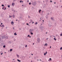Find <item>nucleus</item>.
I'll return each instance as SVG.
<instances>
[{
	"label": "nucleus",
	"instance_id": "f257e3e1",
	"mask_svg": "<svg viewBox=\"0 0 62 62\" xmlns=\"http://www.w3.org/2000/svg\"><path fill=\"white\" fill-rule=\"evenodd\" d=\"M32 4L33 5H34V6H35V5H36V2L34 1V2L32 3Z\"/></svg>",
	"mask_w": 62,
	"mask_h": 62
},
{
	"label": "nucleus",
	"instance_id": "f03ea898",
	"mask_svg": "<svg viewBox=\"0 0 62 62\" xmlns=\"http://www.w3.org/2000/svg\"><path fill=\"white\" fill-rule=\"evenodd\" d=\"M30 32H33L34 31V30L33 29H30Z\"/></svg>",
	"mask_w": 62,
	"mask_h": 62
},
{
	"label": "nucleus",
	"instance_id": "7ed1b4c3",
	"mask_svg": "<svg viewBox=\"0 0 62 62\" xmlns=\"http://www.w3.org/2000/svg\"><path fill=\"white\" fill-rule=\"evenodd\" d=\"M16 56L18 58H19V57H20V56H19V55L18 54H16Z\"/></svg>",
	"mask_w": 62,
	"mask_h": 62
},
{
	"label": "nucleus",
	"instance_id": "20e7f679",
	"mask_svg": "<svg viewBox=\"0 0 62 62\" xmlns=\"http://www.w3.org/2000/svg\"><path fill=\"white\" fill-rule=\"evenodd\" d=\"M41 11V9H39V13H40V11Z\"/></svg>",
	"mask_w": 62,
	"mask_h": 62
},
{
	"label": "nucleus",
	"instance_id": "39448f33",
	"mask_svg": "<svg viewBox=\"0 0 62 62\" xmlns=\"http://www.w3.org/2000/svg\"><path fill=\"white\" fill-rule=\"evenodd\" d=\"M14 5H15V4L14 3H12V6H13H13H14Z\"/></svg>",
	"mask_w": 62,
	"mask_h": 62
},
{
	"label": "nucleus",
	"instance_id": "423d86ee",
	"mask_svg": "<svg viewBox=\"0 0 62 62\" xmlns=\"http://www.w3.org/2000/svg\"><path fill=\"white\" fill-rule=\"evenodd\" d=\"M54 40H55V41L56 40V39L55 38H54Z\"/></svg>",
	"mask_w": 62,
	"mask_h": 62
},
{
	"label": "nucleus",
	"instance_id": "0eeeda50",
	"mask_svg": "<svg viewBox=\"0 0 62 62\" xmlns=\"http://www.w3.org/2000/svg\"><path fill=\"white\" fill-rule=\"evenodd\" d=\"M31 32V35H33V33L32 32Z\"/></svg>",
	"mask_w": 62,
	"mask_h": 62
},
{
	"label": "nucleus",
	"instance_id": "6e6552de",
	"mask_svg": "<svg viewBox=\"0 0 62 62\" xmlns=\"http://www.w3.org/2000/svg\"><path fill=\"white\" fill-rule=\"evenodd\" d=\"M17 60L18 61V62H21V61L20 60H19L17 59Z\"/></svg>",
	"mask_w": 62,
	"mask_h": 62
},
{
	"label": "nucleus",
	"instance_id": "1a4fd4ad",
	"mask_svg": "<svg viewBox=\"0 0 62 62\" xmlns=\"http://www.w3.org/2000/svg\"><path fill=\"white\" fill-rule=\"evenodd\" d=\"M12 17L14 18V17H15V16L14 15H13Z\"/></svg>",
	"mask_w": 62,
	"mask_h": 62
},
{
	"label": "nucleus",
	"instance_id": "9d476101",
	"mask_svg": "<svg viewBox=\"0 0 62 62\" xmlns=\"http://www.w3.org/2000/svg\"><path fill=\"white\" fill-rule=\"evenodd\" d=\"M38 24V22H36L35 23V25H37Z\"/></svg>",
	"mask_w": 62,
	"mask_h": 62
},
{
	"label": "nucleus",
	"instance_id": "9b49d317",
	"mask_svg": "<svg viewBox=\"0 0 62 62\" xmlns=\"http://www.w3.org/2000/svg\"><path fill=\"white\" fill-rule=\"evenodd\" d=\"M30 21H31V22H33V20H32V19H31Z\"/></svg>",
	"mask_w": 62,
	"mask_h": 62
},
{
	"label": "nucleus",
	"instance_id": "f8f14e48",
	"mask_svg": "<svg viewBox=\"0 0 62 62\" xmlns=\"http://www.w3.org/2000/svg\"><path fill=\"white\" fill-rule=\"evenodd\" d=\"M49 60H50V61H52V59H51V58H49Z\"/></svg>",
	"mask_w": 62,
	"mask_h": 62
},
{
	"label": "nucleus",
	"instance_id": "ddd939ff",
	"mask_svg": "<svg viewBox=\"0 0 62 62\" xmlns=\"http://www.w3.org/2000/svg\"><path fill=\"white\" fill-rule=\"evenodd\" d=\"M1 27H4V25H2V26H1Z\"/></svg>",
	"mask_w": 62,
	"mask_h": 62
},
{
	"label": "nucleus",
	"instance_id": "4468645a",
	"mask_svg": "<svg viewBox=\"0 0 62 62\" xmlns=\"http://www.w3.org/2000/svg\"><path fill=\"white\" fill-rule=\"evenodd\" d=\"M20 3H22H22H23V1H22V0L20 1Z\"/></svg>",
	"mask_w": 62,
	"mask_h": 62
},
{
	"label": "nucleus",
	"instance_id": "2eb2a0df",
	"mask_svg": "<svg viewBox=\"0 0 62 62\" xmlns=\"http://www.w3.org/2000/svg\"><path fill=\"white\" fill-rule=\"evenodd\" d=\"M11 23H12V24L13 25V22H11Z\"/></svg>",
	"mask_w": 62,
	"mask_h": 62
},
{
	"label": "nucleus",
	"instance_id": "dca6fc26",
	"mask_svg": "<svg viewBox=\"0 0 62 62\" xmlns=\"http://www.w3.org/2000/svg\"><path fill=\"white\" fill-rule=\"evenodd\" d=\"M12 49H11L10 50V52H11V51H12Z\"/></svg>",
	"mask_w": 62,
	"mask_h": 62
},
{
	"label": "nucleus",
	"instance_id": "f3484780",
	"mask_svg": "<svg viewBox=\"0 0 62 62\" xmlns=\"http://www.w3.org/2000/svg\"><path fill=\"white\" fill-rule=\"evenodd\" d=\"M45 46H47V44H46L45 45Z\"/></svg>",
	"mask_w": 62,
	"mask_h": 62
},
{
	"label": "nucleus",
	"instance_id": "a211bd4d",
	"mask_svg": "<svg viewBox=\"0 0 62 62\" xmlns=\"http://www.w3.org/2000/svg\"><path fill=\"white\" fill-rule=\"evenodd\" d=\"M17 34H16V33H15L14 34V35H17Z\"/></svg>",
	"mask_w": 62,
	"mask_h": 62
},
{
	"label": "nucleus",
	"instance_id": "6ab92c4d",
	"mask_svg": "<svg viewBox=\"0 0 62 62\" xmlns=\"http://www.w3.org/2000/svg\"><path fill=\"white\" fill-rule=\"evenodd\" d=\"M51 20H53L54 19H53V18H52V17H51Z\"/></svg>",
	"mask_w": 62,
	"mask_h": 62
},
{
	"label": "nucleus",
	"instance_id": "aec40b11",
	"mask_svg": "<svg viewBox=\"0 0 62 62\" xmlns=\"http://www.w3.org/2000/svg\"><path fill=\"white\" fill-rule=\"evenodd\" d=\"M25 47H27V45H25Z\"/></svg>",
	"mask_w": 62,
	"mask_h": 62
},
{
	"label": "nucleus",
	"instance_id": "412c9836",
	"mask_svg": "<svg viewBox=\"0 0 62 62\" xmlns=\"http://www.w3.org/2000/svg\"><path fill=\"white\" fill-rule=\"evenodd\" d=\"M60 49L61 50L62 49V47H61Z\"/></svg>",
	"mask_w": 62,
	"mask_h": 62
},
{
	"label": "nucleus",
	"instance_id": "4be33fe9",
	"mask_svg": "<svg viewBox=\"0 0 62 62\" xmlns=\"http://www.w3.org/2000/svg\"><path fill=\"white\" fill-rule=\"evenodd\" d=\"M8 8H10V6L9 5H8Z\"/></svg>",
	"mask_w": 62,
	"mask_h": 62
},
{
	"label": "nucleus",
	"instance_id": "5701e85b",
	"mask_svg": "<svg viewBox=\"0 0 62 62\" xmlns=\"http://www.w3.org/2000/svg\"><path fill=\"white\" fill-rule=\"evenodd\" d=\"M60 36H62V33L60 35Z\"/></svg>",
	"mask_w": 62,
	"mask_h": 62
},
{
	"label": "nucleus",
	"instance_id": "b1692460",
	"mask_svg": "<svg viewBox=\"0 0 62 62\" xmlns=\"http://www.w3.org/2000/svg\"><path fill=\"white\" fill-rule=\"evenodd\" d=\"M31 2H30L29 3V4L30 5H31Z\"/></svg>",
	"mask_w": 62,
	"mask_h": 62
},
{
	"label": "nucleus",
	"instance_id": "393cba45",
	"mask_svg": "<svg viewBox=\"0 0 62 62\" xmlns=\"http://www.w3.org/2000/svg\"><path fill=\"white\" fill-rule=\"evenodd\" d=\"M29 2V1L28 0H27V2Z\"/></svg>",
	"mask_w": 62,
	"mask_h": 62
},
{
	"label": "nucleus",
	"instance_id": "a878e982",
	"mask_svg": "<svg viewBox=\"0 0 62 62\" xmlns=\"http://www.w3.org/2000/svg\"><path fill=\"white\" fill-rule=\"evenodd\" d=\"M2 7H3V6H4V5L2 4Z\"/></svg>",
	"mask_w": 62,
	"mask_h": 62
},
{
	"label": "nucleus",
	"instance_id": "bb28decb",
	"mask_svg": "<svg viewBox=\"0 0 62 62\" xmlns=\"http://www.w3.org/2000/svg\"><path fill=\"white\" fill-rule=\"evenodd\" d=\"M4 8H5V7H3V8H2V9H4Z\"/></svg>",
	"mask_w": 62,
	"mask_h": 62
},
{
	"label": "nucleus",
	"instance_id": "cd10ccee",
	"mask_svg": "<svg viewBox=\"0 0 62 62\" xmlns=\"http://www.w3.org/2000/svg\"><path fill=\"white\" fill-rule=\"evenodd\" d=\"M46 55V54L45 53H44V55Z\"/></svg>",
	"mask_w": 62,
	"mask_h": 62
},
{
	"label": "nucleus",
	"instance_id": "c85d7f7f",
	"mask_svg": "<svg viewBox=\"0 0 62 62\" xmlns=\"http://www.w3.org/2000/svg\"><path fill=\"white\" fill-rule=\"evenodd\" d=\"M5 46H3V47H4V48H5Z\"/></svg>",
	"mask_w": 62,
	"mask_h": 62
},
{
	"label": "nucleus",
	"instance_id": "c756f323",
	"mask_svg": "<svg viewBox=\"0 0 62 62\" xmlns=\"http://www.w3.org/2000/svg\"><path fill=\"white\" fill-rule=\"evenodd\" d=\"M46 54H47V51H46Z\"/></svg>",
	"mask_w": 62,
	"mask_h": 62
},
{
	"label": "nucleus",
	"instance_id": "7c9ffc66",
	"mask_svg": "<svg viewBox=\"0 0 62 62\" xmlns=\"http://www.w3.org/2000/svg\"><path fill=\"white\" fill-rule=\"evenodd\" d=\"M34 23V22H32V24H33V23Z\"/></svg>",
	"mask_w": 62,
	"mask_h": 62
},
{
	"label": "nucleus",
	"instance_id": "2f4dec72",
	"mask_svg": "<svg viewBox=\"0 0 62 62\" xmlns=\"http://www.w3.org/2000/svg\"><path fill=\"white\" fill-rule=\"evenodd\" d=\"M56 8H58V6H56Z\"/></svg>",
	"mask_w": 62,
	"mask_h": 62
},
{
	"label": "nucleus",
	"instance_id": "473e14b6",
	"mask_svg": "<svg viewBox=\"0 0 62 62\" xmlns=\"http://www.w3.org/2000/svg\"><path fill=\"white\" fill-rule=\"evenodd\" d=\"M30 36V35H28V36L27 37H29Z\"/></svg>",
	"mask_w": 62,
	"mask_h": 62
},
{
	"label": "nucleus",
	"instance_id": "72a5a7b5",
	"mask_svg": "<svg viewBox=\"0 0 62 62\" xmlns=\"http://www.w3.org/2000/svg\"><path fill=\"white\" fill-rule=\"evenodd\" d=\"M27 25H29V24L28 23H27Z\"/></svg>",
	"mask_w": 62,
	"mask_h": 62
},
{
	"label": "nucleus",
	"instance_id": "f704fd0d",
	"mask_svg": "<svg viewBox=\"0 0 62 62\" xmlns=\"http://www.w3.org/2000/svg\"><path fill=\"white\" fill-rule=\"evenodd\" d=\"M30 17L29 16L28 18H30Z\"/></svg>",
	"mask_w": 62,
	"mask_h": 62
},
{
	"label": "nucleus",
	"instance_id": "c9c22d12",
	"mask_svg": "<svg viewBox=\"0 0 62 62\" xmlns=\"http://www.w3.org/2000/svg\"><path fill=\"white\" fill-rule=\"evenodd\" d=\"M48 38H47V39H47V40H48Z\"/></svg>",
	"mask_w": 62,
	"mask_h": 62
},
{
	"label": "nucleus",
	"instance_id": "e433bc0d",
	"mask_svg": "<svg viewBox=\"0 0 62 62\" xmlns=\"http://www.w3.org/2000/svg\"><path fill=\"white\" fill-rule=\"evenodd\" d=\"M2 54H3V53H1V55H2Z\"/></svg>",
	"mask_w": 62,
	"mask_h": 62
},
{
	"label": "nucleus",
	"instance_id": "4c0bfd02",
	"mask_svg": "<svg viewBox=\"0 0 62 62\" xmlns=\"http://www.w3.org/2000/svg\"><path fill=\"white\" fill-rule=\"evenodd\" d=\"M2 24V23H1L0 25H1V24Z\"/></svg>",
	"mask_w": 62,
	"mask_h": 62
},
{
	"label": "nucleus",
	"instance_id": "58836bf2",
	"mask_svg": "<svg viewBox=\"0 0 62 62\" xmlns=\"http://www.w3.org/2000/svg\"><path fill=\"white\" fill-rule=\"evenodd\" d=\"M5 9H4V10H5V9H6V8H5Z\"/></svg>",
	"mask_w": 62,
	"mask_h": 62
},
{
	"label": "nucleus",
	"instance_id": "ea45409f",
	"mask_svg": "<svg viewBox=\"0 0 62 62\" xmlns=\"http://www.w3.org/2000/svg\"><path fill=\"white\" fill-rule=\"evenodd\" d=\"M50 48H51V46H50Z\"/></svg>",
	"mask_w": 62,
	"mask_h": 62
},
{
	"label": "nucleus",
	"instance_id": "a19ab883",
	"mask_svg": "<svg viewBox=\"0 0 62 62\" xmlns=\"http://www.w3.org/2000/svg\"><path fill=\"white\" fill-rule=\"evenodd\" d=\"M50 2H52V1L51 0Z\"/></svg>",
	"mask_w": 62,
	"mask_h": 62
},
{
	"label": "nucleus",
	"instance_id": "79ce46f5",
	"mask_svg": "<svg viewBox=\"0 0 62 62\" xmlns=\"http://www.w3.org/2000/svg\"><path fill=\"white\" fill-rule=\"evenodd\" d=\"M31 54V55H33V54Z\"/></svg>",
	"mask_w": 62,
	"mask_h": 62
},
{
	"label": "nucleus",
	"instance_id": "37998d69",
	"mask_svg": "<svg viewBox=\"0 0 62 62\" xmlns=\"http://www.w3.org/2000/svg\"><path fill=\"white\" fill-rule=\"evenodd\" d=\"M12 16H11L9 18H10V17H11Z\"/></svg>",
	"mask_w": 62,
	"mask_h": 62
},
{
	"label": "nucleus",
	"instance_id": "c03bdc74",
	"mask_svg": "<svg viewBox=\"0 0 62 62\" xmlns=\"http://www.w3.org/2000/svg\"><path fill=\"white\" fill-rule=\"evenodd\" d=\"M1 40V39L0 38V40Z\"/></svg>",
	"mask_w": 62,
	"mask_h": 62
},
{
	"label": "nucleus",
	"instance_id": "a18cd8bd",
	"mask_svg": "<svg viewBox=\"0 0 62 62\" xmlns=\"http://www.w3.org/2000/svg\"><path fill=\"white\" fill-rule=\"evenodd\" d=\"M38 42H39V41H38Z\"/></svg>",
	"mask_w": 62,
	"mask_h": 62
},
{
	"label": "nucleus",
	"instance_id": "49530a36",
	"mask_svg": "<svg viewBox=\"0 0 62 62\" xmlns=\"http://www.w3.org/2000/svg\"><path fill=\"white\" fill-rule=\"evenodd\" d=\"M31 36H30L29 37L30 38H31Z\"/></svg>",
	"mask_w": 62,
	"mask_h": 62
},
{
	"label": "nucleus",
	"instance_id": "de8ad7c7",
	"mask_svg": "<svg viewBox=\"0 0 62 62\" xmlns=\"http://www.w3.org/2000/svg\"><path fill=\"white\" fill-rule=\"evenodd\" d=\"M33 45H34V43H33Z\"/></svg>",
	"mask_w": 62,
	"mask_h": 62
},
{
	"label": "nucleus",
	"instance_id": "09e8293b",
	"mask_svg": "<svg viewBox=\"0 0 62 62\" xmlns=\"http://www.w3.org/2000/svg\"><path fill=\"white\" fill-rule=\"evenodd\" d=\"M40 61H41V59H40Z\"/></svg>",
	"mask_w": 62,
	"mask_h": 62
},
{
	"label": "nucleus",
	"instance_id": "8fccbe9b",
	"mask_svg": "<svg viewBox=\"0 0 62 62\" xmlns=\"http://www.w3.org/2000/svg\"><path fill=\"white\" fill-rule=\"evenodd\" d=\"M44 12L43 11H42V12Z\"/></svg>",
	"mask_w": 62,
	"mask_h": 62
},
{
	"label": "nucleus",
	"instance_id": "3c124183",
	"mask_svg": "<svg viewBox=\"0 0 62 62\" xmlns=\"http://www.w3.org/2000/svg\"><path fill=\"white\" fill-rule=\"evenodd\" d=\"M47 34V32H46V34Z\"/></svg>",
	"mask_w": 62,
	"mask_h": 62
},
{
	"label": "nucleus",
	"instance_id": "603ef678",
	"mask_svg": "<svg viewBox=\"0 0 62 62\" xmlns=\"http://www.w3.org/2000/svg\"><path fill=\"white\" fill-rule=\"evenodd\" d=\"M56 3H55V2H54V4H55Z\"/></svg>",
	"mask_w": 62,
	"mask_h": 62
},
{
	"label": "nucleus",
	"instance_id": "864d4df0",
	"mask_svg": "<svg viewBox=\"0 0 62 62\" xmlns=\"http://www.w3.org/2000/svg\"><path fill=\"white\" fill-rule=\"evenodd\" d=\"M52 36H50V37H52Z\"/></svg>",
	"mask_w": 62,
	"mask_h": 62
},
{
	"label": "nucleus",
	"instance_id": "5fc2aeb1",
	"mask_svg": "<svg viewBox=\"0 0 62 62\" xmlns=\"http://www.w3.org/2000/svg\"><path fill=\"white\" fill-rule=\"evenodd\" d=\"M43 22H44V20H43Z\"/></svg>",
	"mask_w": 62,
	"mask_h": 62
},
{
	"label": "nucleus",
	"instance_id": "6e6d98bb",
	"mask_svg": "<svg viewBox=\"0 0 62 62\" xmlns=\"http://www.w3.org/2000/svg\"><path fill=\"white\" fill-rule=\"evenodd\" d=\"M13 29H14V28H13Z\"/></svg>",
	"mask_w": 62,
	"mask_h": 62
},
{
	"label": "nucleus",
	"instance_id": "4d7b16f0",
	"mask_svg": "<svg viewBox=\"0 0 62 62\" xmlns=\"http://www.w3.org/2000/svg\"><path fill=\"white\" fill-rule=\"evenodd\" d=\"M13 60H15V59H13Z\"/></svg>",
	"mask_w": 62,
	"mask_h": 62
},
{
	"label": "nucleus",
	"instance_id": "13d9d810",
	"mask_svg": "<svg viewBox=\"0 0 62 62\" xmlns=\"http://www.w3.org/2000/svg\"><path fill=\"white\" fill-rule=\"evenodd\" d=\"M61 57H62V55H61Z\"/></svg>",
	"mask_w": 62,
	"mask_h": 62
},
{
	"label": "nucleus",
	"instance_id": "bf43d9fd",
	"mask_svg": "<svg viewBox=\"0 0 62 62\" xmlns=\"http://www.w3.org/2000/svg\"><path fill=\"white\" fill-rule=\"evenodd\" d=\"M29 23H31V22H29Z\"/></svg>",
	"mask_w": 62,
	"mask_h": 62
},
{
	"label": "nucleus",
	"instance_id": "052dcab7",
	"mask_svg": "<svg viewBox=\"0 0 62 62\" xmlns=\"http://www.w3.org/2000/svg\"><path fill=\"white\" fill-rule=\"evenodd\" d=\"M16 21H17V20H16Z\"/></svg>",
	"mask_w": 62,
	"mask_h": 62
},
{
	"label": "nucleus",
	"instance_id": "680f3d73",
	"mask_svg": "<svg viewBox=\"0 0 62 62\" xmlns=\"http://www.w3.org/2000/svg\"><path fill=\"white\" fill-rule=\"evenodd\" d=\"M60 2H61V1H60Z\"/></svg>",
	"mask_w": 62,
	"mask_h": 62
},
{
	"label": "nucleus",
	"instance_id": "e2e57ef3",
	"mask_svg": "<svg viewBox=\"0 0 62 62\" xmlns=\"http://www.w3.org/2000/svg\"><path fill=\"white\" fill-rule=\"evenodd\" d=\"M41 18H40V19H41Z\"/></svg>",
	"mask_w": 62,
	"mask_h": 62
},
{
	"label": "nucleus",
	"instance_id": "0e129e2a",
	"mask_svg": "<svg viewBox=\"0 0 62 62\" xmlns=\"http://www.w3.org/2000/svg\"><path fill=\"white\" fill-rule=\"evenodd\" d=\"M22 6H23V5H22Z\"/></svg>",
	"mask_w": 62,
	"mask_h": 62
},
{
	"label": "nucleus",
	"instance_id": "69168bd1",
	"mask_svg": "<svg viewBox=\"0 0 62 62\" xmlns=\"http://www.w3.org/2000/svg\"><path fill=\"white\" fill-rule=\"evenodd\" d=\"M43 2H44V1H43Z\"/></svg>",
	"mask_w": 62,
	"mask_h": 62
},
{
	"label": "nucleus",
	"instance_id": "338daca9",
	"mask_svg": "<svg viewBox=\"0 0 62 62\" xmlns=\"http://www.w3.org/2000/svg\"><path fill=\"white\" fill-rule=\"evenodd\" d=\"M38 61H39V60H38Z\"/></svg>",
	"mask_w": 62,
	"mask_h": 62
},
{
	"label": "nucleus",
	"instance_id": "774afa93",
	"mask_svg": "<svg viewBox=\"0 0 62 62\" xmlns=\"http://www.w3.org/2000/svg\"><path fill=\"white\" fill-rule=\"evenodd\" d=\"M31 62H32V61H31Z\"/></svg>",
	"mask_w": 62,
	"mask_h": 62
}]
</instances>
